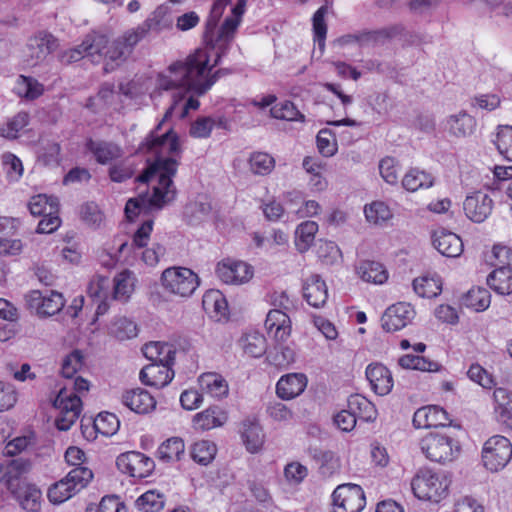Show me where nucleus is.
I'll return each instance as SVG.
<instances>
[{
    "label": "nucleus",
    "instance_id": "f257e3e1",
    "mask_svg": "<svg viewBox=\"0 0 512 512\" xmlns=\"http://www.w3.org/2000/svg\"><path fill=\"white\" fill-rule=\"evenodd\" d=\"M241 17L232 13L215 35L207 32L205 46L196 49L184 61H176L160 72L157 75L156 87L159 90L182 87L193 90L198 95L205 94L224 72L220 69L211 74L213 67L230 50Z\"/></svg>",
    "mask_w": 512,
    "mask_h": 512
},
{
    "label": "nucleus",
    "instance_id": "f03ea898",
    "mask_svg": "<svg viewBox=\"0 0 512 512\" xmlns=\"http://www.w3.org/2000/svg\"><path fill=\"white\" fill-rule=\"evenodd\" d=\"M163 122L162 120L151 131L146 141L140 146L142 152L152 153L156 159L137 178L141 183L155 182L154 196L150 201L157 207H164L175 199L176 188L172 177L177 172L178 163L171 156L178 154L180 151L178 136L172 128H169L163 134H158Z\"/></svg>",
    "mask_w": 512,
    "mask_h": 512
},
{
    "label": "nucleus",
    "instance_id": "7ed1b4c3",
    "mask_svg": "<svg viewBox=\"0 0 512 512\" xmlns=\"http://www.w3.org/2000/svg\"><path fill=\"white\" fill-rule=\"evenodd\" d=\"M89 382L76 377L70 379L58 392L54 406L59 410L56 418V427L61 431H67L77 421L82 411L81 395L88 392Z\"/></svg>",
    "mask_w": 512,
    "mask_h": 512
},
{
    "label": "nucleus",
    "instance_id": "20e7f679",
    "mask_svg": "<svg viewBox=\"0 0 512 512\" xmlns=\"http://www.w3.org/2000/svg\"><path fill=\"white\" fill-rule=\"evenodd\" d=\"M449 478L440 472L430 469H420L411 481L414 495L421 500L438 503L448 494Z\"/></svg>",
    "mask_w": 512,
    "mask_h": 512
},
{
    "label": "nucleus",
    "instance_id": "39448f33",
    "mask_svg": "<svg viewBox=\"0 0 512 512\" xmlns=\"http://www.w3.org/2000/svg\"><path fill=\"white\" fill-rule=\"evenodd\" d=\"M93 478L92 471L87 467L73 468L65 478L55 483L48 490V498L54 504L70 499L83 489Z\"/></svg>",
    "mask_w": 512,
    "mask_h": 512
},
{
    "label": "nucleus",
    "instance_id": "423d86ee",
    "mask_svg": "<svg viewBox=\"0 0 512 512\" xmlns=\"http://www.w3.org/2000/svg\"><path fill=\"white\" fill-rule=\"evenodd\" d=\"M420 447L429 460L442 464L453 461L460 452L453 438L440 433L427 434L421 439Z\"/></svg>",
    "mask_w": 512,
    "mask_h": 512
},
{
    "label": "nucleus",
    "instance_id": "0eeeda50",
    "mask_svg": "<svg viewBox=\"0 0 512 512\" xmlns=\"http://www.w3.org/2000/svg\"><path fill=\"white\" fill-rule=\"evenodd\" d=\"M161 280L166 291L180 297H189L199 285L197 274L185 267L167 268Z\"/></svg>",
    "mask_w": 512,
    "mask_h": 512
},
{
    "label": "nucleus",
    "instance_id": "6e6552de",
    "mask_svg": "<svg viewBox=\"0 0 512 512\" xmlns=\"http://www.w3.org/2000/svg\"><path fill=\"white\" fill-rule=\"evenodd\" d=\"M511 458L512 444L506 437L495 435L485 442L482 450V461L491 472L503 469Z\"/></svg>",
    "mask_w": 512,
    "mask_h": 512
},
{
    "label": "nucleus",
    "instance_id": "1a4fd4ad",
    "mask_svg": "<svg viewBox=\"0 0 512 512\" xmlns=\"http://www.w3.org/2000/svg\"><path fill=\"white\" fill-rule=\"evenodd\" d=\"M492 253L503 265L489 274L487 284L498 294L509 295L512 293V268L505 264L509 263L510 249L505 246H494Z\"/></svg>",
    "mask_w": 512,
    "mask_h": 512
},
{
    "label": "nucleus",
    "instance_id": "9d476101",
    "mask_svg": "<svg viewBox=\"0 0 512 512\" xmlns=\"http://www.w3.org/2000/svg\"><path fill=\"white\" fill-rule=\"evenodd\" d=\"M333 512H360L365 507L363 489L357 484L339 485L332 494Z\"/></svg>",
    "mask_w": 512,
    "mask_h": 512
},
{
    "label": "nucleus",
    "instance_id": "9b49d317",
    "mask_svg": "<svg viewBox=\"0 0 512 512\" xmlns=\"http://www.w3.org/2000/svg\"><path fill=\"white\" fill-rule=\"evenodd\" d=\"M31 469L29 460L17 458L0 463V485L11 494H17L26 484V474Z\"/></svg>",
    "mask_w": 512,
    "mask_h": 512
},
{
    "label": "nucleus",
    "instance_id": "f8f14e48",
    "mask_svg": "<svg viewBox=\"0 0 512 512\" xmlns=\"http://www.w3.org/2000/svg\"><path fill=\"white\" fill-rule=\"evenodd\" d=\"M58 47L57 39L49 32L39 31L28 39L25 49V61L35 66Z\"/></svg>",
    "mask_w": 512,
    "mask_h": 512
},
{
    "label": "nucleus",
    "instance_id": "ddd939ff",
    "mask_svg": "<svg viewBox=\"0 0 512 512\" xmlns=\"http://www.w3.org/2000/svg\"><path fill=\"white\" fill-rule=\"evenodd\" d=\"M118 469L131 477L145 478L154 470V461L136 451H129L119 455L116 459Z\"/></svg>",
    "mask_w": 512,
    "mask_h": 512
},
{
    "label": "nucleus",
    "instance_id": "4468645a",
    "mask_svg": "<svg viewBox=\"0 0 512 512\" xmlns=\"http://www.w3.org/2000/svg\"><path fill=\"white\" fill-rule=\"evenodd\" d=\"M25 300L28 307L35 310L39 316L55 315L65 305L62 294L56 291L43 294L39 290H33L25 296Z\"/></svg>",
    "mask_w": 512,
    "mask_h": 512
},
{
    "label": "nucleus",
    "instance_id": "2eb2a0df",
    "mask_svg": "<svg viewBox=\"0 0 512 512\" xmlns=\"http://www.w3.org/2000/svg\"><path fill=\"white\" fill-rule=\"evenodd\" d=\"M217 276L226 284L240 285L253 277V268L243 261L224 259L216 267Z\"/></svg>",
    "mask_w": 512,
    "mask_h": 512
},
{
    "label": "nucleus",
    "instance_id": "dca6fc26",
    "mask_svg": "<svg viewBox=\"0 0 512 512\" xmlns=\"http://www.w3.org/2000/svg\"><path fill=\"white\" fill-rule=\"evenodd\" d=\"M416 315L411 304L406 302H398L391 305L384 312L381 322L382 327L387 332H395L412 322Z\"/></svg>",
    "mask_w": 512,
    "mask_h": 512
},
{
    "label": "nucleus",
    "instance_id": "f3484780",
    "mask_svg": "<svg viewBox=\"0 0 512 512\" xmlns=\"http://www.w3.org/2000/svg\"><path fill=\"white\" fill-rule=\"evenodd\" d=\"M463 208L471 221L482 223L492 212L493 200L487 193L477 191L466 197Z\"/></svg>",
    "mask_w": 512,
    "mask_h": 512
},
{
    "label": "nucleus",
    "instance_id": "a211bd4d",
    "mask_svg": "<svg viewBox=\"0 0 512 512\" xmlns=\"http://www.w3.org/2000/svg\"><path fill=\"white\" fill-rule=\"evenodd\" d=\"M265 328L277 343L287 342L292 330L291 320L283 310L272 309L267 314Z\"/></svg>",
    "mask_w": 512,
    "mask_h": 512
},
{
    "label": "nucleus",
    "instance_id": "6ab92c4d",
    "mask_svg": "<svg viewBox=\"0 0 512 512\" xmlns=\"http://www.w3.org/2000/svg\"><path fill=\"white\" fill-rule=\"evenodd\" d=\"M366 378L372 390L380 396L389 394L394 386L393 377L389 369L381 363H371L367 366Z\"/></svg>",
    "mask_w": 512,
    "mask_h": 512
},
{
    "label": "nucleus",
    "instance_id": "aec40b11",
    "mask_svg": "<svg viewBox=\"0 0 512 512\" xmlns=\"http://www.w3.org/2000/svg\"><path fill=\"white\" fill-rule=\"evenodd\" d=\"M173 364L151 363L140 371V380L143 384L155 388H162L169 384L174 377L171 369Z\"/></svg>",
    "mask_w": 512,
    "mask_h": 512
},
{
    "label": "nucleus",
    "instance_id": "412c9836",
    "mask_svg": "<svg viewBox=\"0 0 512 512\" xmlns=\"http://www.w3.org/2000/svg\"><path fill=\"white\" fill-rule=\"evenodd\" d=\"M433 246L446 257H458L463 252L461 238L453 232L438 229L432 234Z\"/></svg>",
    "mask_w": 512,
    "mask_h": 512
},
{
    "label": "nucleus",
    "instance_id": "4be33fe9",
    "mask_svg": "<svg viewBox=\"0 0 512 512\" xmlns=\"http://www.w3.org/2000/svg\"><path fill=\"white\" fill-rule=\"evenodd\" d=\"M121 399L123 405L138 414H147L156 407L154 397L148 391L141 388L124 392Z\"/></svg>",
    "mask_w": 512,
    "mask_h": 512
},
{
    "label": "nucleus",
    "instance_id": "5701e85b",
    "mask_svg": "<svg viewBox=\"0 0 512 512\" xmlns=\"http://www.w3.org/2000/svg\"><path fill=\"white\" fill-rule=\"evenodd\" d=\"M168 90L169 89H167L166 91H168ZM170 90L177 91V94L175 93L173 95V102H172L171 106L168 108V110L166 111L163 121H166L172 115H177L179 118H184L188 114L189 110L198 109L200 103L193 96H189L188 99L185 102H183L185 96L190 92L196 96H199L193 90L185 89L182 87H174V88H171Z\"/></svg>",
    "mask_w": 512,
    "mask_h": 512
},
{
    "label": "nucleus",
    "instance_id": "b1692460",
    "mask_svg": "<svg viewBox=\"0 0 512 512\" xmlns=\"http://www.w3.org/2000/svg\"><path fill=\"white\" fill-rule=\"evenodd\" d=\"M307 386V377L302 373H290L282 376L276 385V393L283 400L299 396Z\"/></svg>",
    "mask_w": 512,
    "mask_h": 512
},
{
    "label": "nucleus",
    "instance_id": "393cba45",
    "mask_svg": "<svg viewBox=\"0 0 512 512\" xmlns=\"http://www.w3.org/2000/svg\"><path fill=\"white\" fill-rule=\"evenodd\" d=\"M448 420L447 412L439 406L421 407L413 416V424L416 428L445 426Z\"/></svg>",
    "mask_w": 512,
    "mask_h": 512
},
{
    "label": "nucleus",
    "instance_id": "a878e982",
    "mask_svg": "<svg viewBox=\"0 0 512 512\" xmlns=\"http://www.w3.org/2000/svg\"><path fill=\"white\" fill-rule=\"evenodd\" d=\"M160 20L156 15L149 17L142 24L134 29L126 31L122 36L118 37V40L131 54L134 47L146 37L149 31L159 30Z\"/></svg>",
    "mask_w": 512,
    "mask_h": 512
},
{
    "label": "nucleus",
    "instance_id": "bb28decb",
    "mask_svg": "<svg viewBox=\"0 0 512 512\" xmlns=\"http://www.w3.org/2000/svg\"><path fill=\"white\" fill-rule=\"evenodd\" d=\"M303 295L309 305L320 308L328 298L327 286L319 275H311L305 280Z\"/></svg>",
    "mask_w": 512,
    "mask_h": 512
},
{
    "label": "nucleus",
    "instance_id": "cd10ccee",
    "mask_svg": "<svg viewBox=\"0 0 512 512\" xmlns=\"http://www.w3.org/2000/svg\"><path fill=\"white\" fill-rule=\"evenodd\" d=\"M445 129L455 137H467L476 129V120L465 111L448 116L445 121Z\"/></svg>",
    "mask_w": 512,
    "mask_h": 512
},
{
    "label": "nucleus",
    "instance_id": "c85d7f7f",
    "mask_svg": "<svg viewBox=\"0 0 512 512\" xmlns=\"http://www.w3.org/2000/svg\"><path fill=\"white\" fill-rule=\"evenodd\" d=\"M199 386L203 393L212 398L222 399L229 393V385L226 379L215 372L203 373L198 378Z\"/></svg>",
    "mask_w": 512,
    "mask_h": 512
},
{
    "label": "nucleus",
    "instance_id": "c756f323",
    "mask_svg": "<svg viewBox=\"0 0 512 512\" xmlns=\"http://www.w3.org/2000/svg\"><path fill=\"white\" fill-rule=\"evenodd\" d=\"M356 273L361 280L367 283L382 285L389 277L385 266L377 261L362 260L356 266Z\"/></svg>",
    "mask_w": 512,
    "mask_h": 512
},
{
    "label": "nucleus",
    "instance_id": "7c9ffc66",
    "mask_svg": "<svg viewBox=\"0 0 512 512\" xmlns=\"http://www.w3.org/2000/svg\"><path fill=\"white\" fill-rule=\"evenodd\" d=\"M227 420V412L219 406H211L193 418L195 428L203 431L221 427Z\"/></svg>",
    "mask_w": 512,
    "mask_h": 512
},
{
    "label": "nucleus",
    "instance_id": "2f4dec72",
    "mask_svg": "<svg viewBox=\"0 0 512 512\" xmlns=\"http://www.w3.org/2000/svg\"><path fill=\"white\" fill-rule=\"evenodd\" d=\"M86 147L93 154L96 161L103 165L119 159L123 155L122 149L112 142L89 139Z\"/></svg>",
    "mask_w": 512,
    "mask_h": 512
},
{
    "label": "nucleus",
    "instance_id": "473e14b6",
    "mask_svg": "<svg viewBox=\"0 0 512 512\" xmlns=\"http://www.w3.org/2000/svg\"><path fill=\"white\" fill-rule=\"evenodd\" d=\"M144 356L158 364H174L176 350L172 344L165 342H150L142 348Z\"/></svg>",
    "mask_w": 512,
    "mask_h": 512
},
{
    "label": "nucleus",
    "instance_id": "72a5a7b5",
    "mask_svg": "<svg viewBox=\"0 0 512 512\" xmlns=\"http://www.w3.org/2000/svg\"><path fill=\"white\" fill-rule=\"evenodd\" d=\"M348 409L356 418L366 422L374 421L377 417L375 405L366 397L354 394L348 399Z\"/></svg>",
    "mask_w": 512,
    "mask_h": 512
},
{
    "label": "nucleus",
    "instance_id": "f704fd0d",
    "mask_svg": "<svg viewBox=\"0 0 512 512\" xmlns=\"http://www.w3.org/2000/svg\"><path fill=\"white\" fill-rule=\"evenodd\" d=\"M107 44L108 38L103 34L93 32L86 35L82 41L85 57L90 58L92 62H100L104 59Z\"/></svg>",
    "mask_w": 512,
    "mask_h": 512
},
{
    "label": "nucleus",
    "instance_id": "c9c22d12",
    "mask_svg": "<svg viewBox=\"0 0 512 512\" xmlns=\"http://www.w3.org/2000/svg\"><path fill=\"white\" fill-rule=\"evenodd\" d=\"M319 226L315 221L307 220L299 224L295 230V246L301 253L306 252L314 243Z\"/></svg>",
    "mask_w": 512,
    "mask_h": 512
},
{
    "label": "nucleus",
    "instance_id": "e433bc0d",
    "mask_svg": "<svg viewBox=\"0 0 512 512\" xmlns=\"http://www.w3.org/2000/svg\"><path fill=\"white\" fill-rule=\"evenodd\" d=\"M243 442L250 453H257L264 443L262 428L256 422L246 420L243 422Z\"/></svg>",
    "mask_w": 512,
    "mask_h": 512
},
{
    "label": "nucleus",
    "instance_id": "4c0bfd02",
    "mask_svg": "<svg viewBox=\"0 0 512 512\" xmlns=\"http://www.w3.org/2000/svg\"><path fill=\"white\" fill-rule=\"evenodd\" d=\"M202 305L206 313L211 317L220 320L226 316L227 302L224 296L218 290L207 291L202 298Z\"/></svg>",
    "mask_w": 512,
    "mask_h": 512
},
{
    "label": "nucleus",
    "instance_id": "58836bf2",
    "mask_svg": "<svg viewBox=\"0 0 512 512\" xmlns=\"http://www.w3.org/2000/svg\"><path fill=\"white\" fill-rule=\"evenodd\" d=\"M135 276L129 270H124L114 277L113 299L127 301L134 291Z\"/></svg>",
    "mask_w": 512,
    "mask_h": 512
},
{
    "label": "nucleus",
    "instance_id": "ea45409f",
    "mask_svg": "<svg viewBox=\"0 0 512 512\" xmlns=\"http://www.w3.org/2000/svg\"><path fill=\"white\" fill-rule=\"evenodd\" d=\"M17 494H12L21 507L29 512H36L40 508L42 493L34 484L26 483Z\"/></svg>",
    "mask_w": 512,
    "mask_h": 512
},
{
    "label": "nucleus",
    "instance_id": "a19ab883",
    "mask_svg": "<svg viewBox=\"0 0 512 512\" xmlns=\"http://www.w3.org/2000/svg\"><path fill=\"white\" fill-rule=\"evenodd\" d=\"M493 395L499 419L512 426V393L505 388H497Z\"/></svg>",
    "mask_w": 512,
    "mask_h": 512
},
{
    "label": "nucleus",
    "instance_id": "79ce46f5",
    "mask_svg": "<svg viewBox=\"0 0 512 512\" xmlns=\"http://www.w3.org/2000/svg\"><path fill=\"white\" fill-rule=\"evenodd\" d=\"M14 91L21 98L34 100L43 94L44 87L35 78L20 75L16 81Z\"/></svg>",
    "mask_w": 512,
    "mask_h": 512
},
{
    "label": "nucleus",
    "instance_id": "37998d69",
    "mask_svg": "<svg viewBox=\"0 0 512 512\" xmlns=\"http://www.w3.org/2000/svg\"><path fill=\"white\" fill-rule=\"evenodd\" d=\"M29 210L32 215L40 216L58 213L59 211V202L56 197L47 196L45 194H39L33 196L28 204Z\"/></svg>",
    "mask_w": 512,
    "mask_h": 512
},
{
    "label": "nucleus",
    "instance_id": "c03bdc74",
    "mask_svg": "<svg viewBox=\"0 0 512 512\" xmlns=\"http://www.w3.org/2000/svg\"><path fill=\"white\" fill-rule=\"evenodd\" d=\"M185 444L179 437H172L163 442L158 448V457L164 462L178 461L184 455Z\"/></svg>",
    "mask_w": 512,
    "mask_h": 512
},
{
    "label": "nucleus",
    "instance_id": "a18cd8bd",
    "mask_svg": "<svg viewBox=\"0 0 512 512\" xmlns=\"http://www.w3.org/2000/svg\"><path fill=\"white\" fill-rule=\"evenodd\" d=\"M129 56L130 53L118 38L110 44L108 43L104 54V59L106 60L105 70H114L116 67L124 63Z\"/></svg>",
    "mask_w": 512,
    "mask_h": 512
},
{
    "label": "nucleus",
    "instance_id": "49530a36",
    "mask_svg": "<svg viewBox=\"0 0 512 512\" xmlns=\"http://www.w3.org/2000/svg\"><path fill=\"white\" fill-rule=\"evenodd\" d=\"M433 177L422 170L411 169L402 180V185L407 191L415 192L421 188H429L433 185Z\"/></svg>",
    "mask_w": 512,
    "mask_h": 512
},
{
    "label": "nucleus",
    "instance_id": "de8ad7c7",
    "mask_svg": "<svg viewBox=\"0 0 512 512\" xmlns=\"http://www.w3.org/2000/svg\"><path fill=\"white\" fill-rule=\"evenodd\" d=\"M242 349L249 356L258 358L266 352V339L259 332H251L240 339Z\"/></svg>",
    "mask_w": 512,
    "mask_h": 512
},
{
    "label": "nucleus",
    "instance_id": "09e8293b",
    "mask_svg": "<svg viewBox=\"0 0 512 512\" xmlns=\"http://www.w3.org/2000/svg\"><path fill=\"white\" fill-rule=\"evenodd\" d=\"M491 296L487 289L474 287L463 298V304L475 311L486 310L491 302Z\"/></svg>",
    "mask_w": 512,
    "mask_h": 512
},
{
    "label": "nucleus",
    "instance_id": "8fccbe9b",
    "mask_svg": "<svg viewBox=\"0 0 512 512\" xmlns=\"http://www.w3.org/2000/svg\"><path fill=\"white\" fill-rule=\"evenodd\" d=\"M271 117L286 121H301L305 120V116L296 108L291 101L280 102L270 109Z\"/></svg>",
    "mask_w": 512,
    "mask_h": 512
},
{
    "label": "nucleus",
    "instance_id": "3c124183",
    "mask_svg": "<svg viewBox=\"0 0 512 512\" xmlns=\"http://www.w3.org/2000/svg\"><path fill=\"white\" fill-rule=\"evenodd\" d=\"M275 167V159L265 152H254L249 158V168L255 175H268Z\"/></svg>",
    "mask_w": 512,
    "mask_h": 512
},
{
    "label": "nucleus",
    "instance_id": "603ef678",
    "mask_svg": "<svg viewBox=\"0 0 512 512\" xmlns=\"http://www.w3.org/2000/svg\"><path fill=\"white\" fill-rule=\"evenodd\" d=\"M413 289L421 297L433 298L441 293L442 284L439 278L423 277L413 281Z\"/></svg>",
    "mask_w": 512,
    "mask_h": 512
},
{
    "label": "nucleus",
    "instance_id": "864d4df0",
    "mask_svg": "<svg viewBox=\"0 0 512 512\" xmlns=\"http://www.w3.org/2000/svg\"><path fill=\"white\" fill-rule=\"evenodd\" d=\"M216 452L217 448L213 442L201 440L192 446L191 457L201 465H208L214 459Z\"/></svg>",
    "mask_w": 512,
    "mask_h": 512
},
{
    "label": "nucleus",
    "instance_id": "5fc2aeb1",
    "mask_svg": "<svg viewBox=\"0 0 512 512\" xmlns=\"http://www.w3.org/2000/svg\"><path fill=\"white\" fill-rule=\"evenodd\" d=\"M154 196V192L151 195L140 194L137 198H131L125 205V214L129 220H132L138 215L141 210H160L162 207H157L151 203V198Z\"/></svg>",
    "mask_w": 512,
    "mask_h": 512
},
{
    "label": "nucleus",
    "instance_id": "6e6d98bb",
    "mask_svg": "<svg viewBox=\"0 0 512 512\" xmlns=\"http://www.w3.org/2000/svg\"><path fill=\"white\" fill-rule=\"evenodd\" d=\"M93 426L97 433L112 436L118 431L120 421L115 414L102 412L94 419Z\"/></svg>",
    "mask_w": 512,
    "mask_h": 512
},
{
    "label": "nucleus",
    "instance_id": "4d7b16f0",
    "mask_svg": "<svg viewBox=\"0 0 512 512\" xmlns=\"http://www.w3.org/2000/svg\"><path fill=\"white\" fill-rule=\"evenodd\" d=\"M494 143L499 153L512 162V126L500 125Z\"/></svg>",
    "mask_w": 512,
    "mask_h": 512
},
{
    "label": "nucleus",
    "instance_id": "13d9d810",
    "mask_svg": "<svg viewBox=\"0 0 512 512\" xmlns=\"http://www.w3.org/2000/svg\"><path fill=\"white\" fill-rule=\"evenodd\" d=\"M270 362L279 367V368H286L290 364L295 362L296 353L294 348H292L289 345H286V342L277 343V346L275 347V352L272 353L270 356Z\"/></svg>",
    "mask_w": 512,
    "mask_h": 512
},
{
    "label": "nucleus",
    "instance_id": "bf43d9fd",
    "mask_svg": "<svg viewBox=\"0 0 512 512\" xmlns=\"http://www.w3.org/2000/svg\"><path fill=\"white\" fill-rule=\"evenodd\" d=\"M29 116L26 112H19L0 127V136L14 139L18 133L28 125Z\"/></svg>",
    "mask_w": 512,
    "mask_h": 512
},
{
    "label": "nucleus",
    "instance_id": "052dcab7",
    "mask_svg": "<svg viewBox=\"0 0 512 512\" xmlns=\"http://www.w3.org/2000/svg\"><path fill=\"white\" fill-rule=\"evenodd\" d=\"M366 219L374 224H380L392 217L390 208L381 201L372 202L366 205L364 209Z\"/></svg>",
    "mask_w": 512,
    "mask_h": 512
},
{
    "label": "nucleus",
    "instance_id": "680f3d73",
    "mask_svg": "<svg viewBox=\"0 0 512 512\" xmlns=\"http://www.w3.org/2000/svg\"><path fill=\"white\" fill-rule=\"evenodd\" d=\"M80 217L83 222L93 228H99L104 221V214L94 202H88L81 206Z\"/></svg>",
    "mask_w": 512,
    "mask_h": 512
},
{
    "label": "nucleus",
    "instance_id": "e2e57ef3",
    "mask_svg": "<svg viewBox=\"0 0 512 512\" xmlns=\"http://www.w3.org/2000/svg\"><path fill=\"white\" fill-rule=\"evenodd\" d=\"M110 331L119 340H127L137 336L136 324L125 317L116 319L112 323Z\"/></svg>",
    "mask_w": 512,
    "mask_h": 512
},
{
    "label": "nucleus",
    "instance_id": "0e129e2a",
    "mask_svg": "<svg viewBox=\"0 0 512 512\" xmlns=\"http://www.w3.org/2000/svg\"><path fill=\"white\" fill-rule=\"evenodd\" d=\"M328 13L327 6H321L313 15V32L314 40L318 42L320 48L325 45V39L327 34V25L325 22V16Z\"/></svg>",
    "mask_w": 512,
    "mask_h": 512
},
{
    "label": "nucleus",
    "instance_id": "69168bd1",
    "mask_svg": "<svg viewBox=\"0 0 512 512\" xmlns=\"http://www.w3.org/2000/svg\"><path fill=\"white\" fill-rule=\"evenodd\" d=\"M137 505L143 512H158L164 507L163 495L147 491L137 499Z\"/></svg>",
    "mask_w": 512,
    "mask_h": 512
},
{
    "label": "nucleus",
    "instance_id": "338daca9",
    "mask_svg": "<svg viewBox=\"0 0 512 512\" xmlns=\"http://www.w3.org/2000/svg\"><path fill=\"white\" fill-rule=\"evenodd\" d=\"M84 356L80 350H74L68 354L62 363V375L67 379H72L74 375L82 368Z\"/></svg>",
    "mask_w": 512,
    "mask_h": 512
},
{
    "label": "nucleus",
    "instance_id": "774afa93",
    "mask_svg": "<svg viewBox=\"0 0 512 512\" xmlns=\"http://www.w3.org/2000/svg\"><path fill=\"white\" fill-rule=\"evenodd\" d=\"M109 279L97 275L91 279L87 287L88 296L94 299L107 298L109 296Z\"/></svg>",
    "mask_w": 512,
    "mask_h": 512
}]
</instances>
